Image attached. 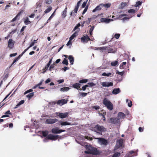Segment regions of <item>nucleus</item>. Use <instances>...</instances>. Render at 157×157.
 <instances>
[{"label": "nucleus", "mask_w": 157, "mask_h": 157, "mask_svg": "<svg viewBox=\"0 0 157 157\" xmlns=\"http://www.w3.org/2000/svg\"><path fill=\"white\" fill-rule=\"evenodd\" d=\"M68 101V99H63L59 100L57 101V103L58 105L62 106L64 104H66Z\"/></svg>", "instance_id": "8"}, {"label": "nucleus", "mask_w": 157, "mask_h": 157, "mask_svg": "<svg viewBox=\"0 0 157 157\" xmlns=\"http://www.w3.org/2000/svg\"><path fill=\"white\" fill-rule=\"evenodd\" d=\"M106 48V47H100L98 48L97 49H98L100 51V52H102L103 51L105 50Z\"/></svg>", "instance_id": "37"}, {"label": "nucleus", "mask_w": 157, "mask_h": 157, "mask_svg": "<svg viewBox=\"0 0 157 157\" xmlns=\"http://www.w3.org/2000/svg\"><path fill=\"white\" fill-rule=\"evenodd\" d=\"M88 84L89 85V87H91L95 86V84L93 83V82H89L88 83Z\"/></svg>", "instance_id": "38"}, {"label": "nucleus", "mask_w": 157, "mask_h": 157, "mask_svg": "<svg viewBox=\"0 0 157 157\" xmlns=\"http://www.w3.org/2000/svg\"><path fill=\"white\" fill-rule=\"evenodd\" d=\"M88 150L85 151V152L86 154H91L94 155H98L99 154V152L98 150L96 148L93 147L91 146H89L87 147Z\"/></svg>", "instance_id": "1"}, {"label": "nucleus", "mask_w": 157, "mask_h": 157, "mask_svg": "<svg viewBox=\"0 0 157 157\" xmlns=\"http://www.w3.org/2000/svg\"><path fill=\"white\" fill-rule=\"evenodd\" d=\"M36 40H34L30 44V45L29 46V48H30V47H32V46H33V45H34V44H35V43H36Z\"/></svg>", "instance_id": "43"}, {"label": "nucleus", "mask_w": 157, "mask_h": 157, "mask_svg": "<svg viewBox=\"0 0 157 157\" xmlns=\"http://www.w3.org/2000/svg\"><path fill=\"white\" fill-rule=\"evenodd\" d=\"M55 64V63H53L52 64H51L49 68V70L50 71L52 70V69H53L54 67V65Z\"/></svg>", "instance_id": "44"}, {"label": "nucleus", "mask_w": 157, "mask_h": 157, "mask_svg": "<svg viewBox=\"0 0 157 157\" xmlns=\"http://www.w3.org/2000/svg\"><path fill=\"white\" fill-rule=\"evenodd\" d=\"M90 40V38L87 35L84 36L81 38V41L83 43H86Z\"/></svg>", "instance_id": "15"}, {"label": "nucleus", "mask_w": 157, "mask_h": 157, "mask_svg": "<svg viewBox=\"0 0 157 157\" xmlns=\"http://www.w3.org/2000/svg\"><path fill=\"white\" fill-rule=\"evenodd\" d=\"M94 109L96 110H97L99 109L100 107L98 106H93L92 107Z\"/></svg>", "instance_id": "57"}, {"label": "nucleus", "mask_w": 157, "mask_h": 157, "mask_svg": "<svg viewBox=\"0 0 157 157\" xmlns=\"http://www.w3.org/2000/svg\"><path fill=\"white\" fill-rule=\"evenodd\" d=\"M58 121V120L56 119H48L46 121L45 123L48 124H52L55 123Z\"/></svg>", "instance_id": "10"}, {"label": "nucleus", "mask_w": 157, "mask_h": 157, "mask_svg": "<svg viewBox=\"0 0 157 157\" xmlns=\"http://www.w3.org/2000/svg\"><path fill=\"white\" fill-rule=\"evenodd\" d=\"M127 5V3L126 2H122L121 4L120 8L123 9Z\"/></svg>", "instance_id": "29"}, {"label": "nucleus", "mask_w": 157, "mask_h": 157, "mask_svg": "<svg viewBox=\"0 0 157 157\" xmlns=\"http://www.w3.org/2000/svg\"><path fill=\"white\" fill-rule=\"evenodd\" d=\"M101 75L102 76H107V77H112L113 76V75H112V74L111 73H103Z\"/></svg>", "instance_id": "19"}, {"label": "nucleus", "mask_w": 157, "mask_h": 157, "mask_svg": "<svg viewBox=\"0 0 157 157\" xmlns=\"http://www.w3.org/2000/svg\"><path fill=\"white\" fill-rule=\"evenodd\" d=\"M113 19H109L106 18H101V19L100 21L101 22H105L106 23H109L111 21H113Z\"/></svg>", "instance_id": "16"}, {"label": "nucleus", "mask_w": 157, "mask_h": 157, "mask_svg": "<svg viewBox=\"0 0 157 157\" xmlns=\"http://www.w3.org/2000/svg\"><path fill=\"white\" fill-rule=\"evenodd\" d=\"M67 8L65 9L63 11V14H62V16L63 17H65L66 16V13H67V11H66Z\"/></svg>", "instance_id": "34"}, {"label": "nucleus", "mask_w": 157, "mask_h": 157, "mask_svg": "<svg viewBox=\"0 0 157 157\" xmlns=\"http://www.w3.org/2000/svg\"><path fill=\"white\" fill-rule=\"evenodd\" d=\"M24 23L26 25H27L31 23V22L29 21V18H27L24 21Z\"/></svg>", "instance_id": "28"}, {"label": "nucleus", "mask_w": 157, "mask_h": 157, "mask_svg": "<svg viewBox=\"0 0 157 157\" xmlns=\"http://www.w3.org/2000/svg\"><path fill=\"white\" fill-rule=\"evenodd\" d=\"M56 11V10H55L54 11V13L51 15V16L49 17V19H48V21L50 20V19H51V18L52 17L54 16V13H55V12Z\"/></svg>", "instance_id": "58"}, {"label": "nucleus", "mask_w": 157, "mask_h": 157, "mask_svg": "<svg viewBox=\"0 0 157 157\" xmlns=\"http://www.w3.org/2000/svg\"><path fill=\"white\" fill-rule=\"evenodd\" d=\"M127 15L126 14L121 15L119 16V17L118 18H116V19H118L120 18H122L123 17H124V16H126Z\"/></svg>", "instance_id": "50"}, {"label": "nucleus", "mask_w": 157, "mask_h": 157, "mask_svg": "<svg viewBox=\"0 0 157 157\" xmlns=\"http://www.w3.org/2000/svg\"><path fill=\"white\" fill-rule=\"evenodd\" d=\"M58 135H53L50 134L47 137L45 138L44 140V142H46L48 139H50L52 140H56L57 139Z\"/></svg>", "instance_id": "3"}, {"label": "nucleus", "mask_w": 157, "mask_h": 157, "mask_svg": "<svg viewBox=\"0 0 157 157\" xmlns=\"http://www.w3.org/2000/svg\"><path fill=\"white\" fill-rule=\"evenodd\" d=\"M88 82L87 79H84L81 80L79 81L80 83H86Z\"/></svg>", "instance_id": "35"}, {"label": "nucleus", "mask_w": 157, "mask_h": 157, "mask_svg": "<svg viewBox=\"0 0 157 157\" xmlns=\"http://www.w3.org/2000/svg\"><path fill=\"white\" fill-rule=\"evenodd\" d=\"M65 130H59L57 128H54L52 130V132L53 133H59L62 132H65Z\"/></svg>", "instance_id": "13"}, {"label": "nucleus", "mask_w": 157, "mask_h": 157, "mask_svg": "<svg viewBox=\"0 0 157 157\" xmlns=\"http://www.w3.org/2000/svg\"><path fill=\"white\" fill-rule=\"evenodd\" d=\"M69 90V88L68 87H63L61 88L60 90L63 92L67 91Z\"/></svg>", "instance_id": "24"}, {"label": "nucleus", "mask_w": 157, "mask_h": 157, "mask_svg": "<svg viewBox=\"0 0 157 157\" xmlns=\"http://www.w3.org/2000/svg\"><path fill=\"white\" fill-rule=\"evenodd\" d=\"M129 101L128 99L126 100V102L127 103H128V105L129 107H131L132 104V101L130 100L129 102H128Z\"/></svg>", "instance_id": "33"}, {"label": "nucleus", "mask_w": 157, "mask_h": 157, "mask_svg": "<svg viewBox=\"0 0 157 157\" xmlns=\"http://www.w3.org/2000/svg\"><path fill=\"white\" fill-rule=\"evenodd\" d=\"M33 91V90L32 89H30L28 90L27 91H26L24 93V94H26L32 92V91Z\"/></svg>", "instance_id": "47"}, {"label": "nucleus", "mask_w": 157, "mask_h": 157, "mask_svg": "<svg viewBox=\"0 0 157 157\" xmlns=\"http://www.w3.org/2000/svg\"><path fill=\"white\" fill-rule=\"evenodd\" d=\"M43 135L44 136H46L48 134V132L47 131L42 132Z\"/></svg>", "instance_id": "39"}, {"label": "nucleus", "mask_w": 157, "mask_h": 157, "mask_svg": "<svg viewBox=\"0 0 157 157\" xmlns=\"http://www.w3.org/2000/svg\"><path fill=\"white\" fill-rule=\"evenodd\" d=\"M80 84L78 83H76L73 85V87L77 89L78 90H81V89H80Z\"/></svg>", "instance_id": "20"}, {"label": "nucleus", "mask_w": 157, "mask_h": 157, "mask_svg": "<svg viewBox=\"0 0 157 157\" xmlns=\"http://www.w3.org/2000/svg\"><path fill=\"white\" fill-rule=\"evenodd\" d=\"M97 139L98 140V142L99 144L105 146L107 145V141L105 139L103 138H98Z\"/></svg>", "instance_id": "6"}, {"label": "nucleus", "mask_w": 157, "mask_h": 157, "mask_svg": "<svg viewBox=\"0 0 157 157\" xmlns=\"http://www.w3.org/2000/svg\"><path fill=\"white\" fill-rule=\"evenodd\" d=\"M115 52V51L112 49L109 48V51L108 53H114Z\"/></svg>", "instance_id": "53"}, {"label": "nucleus", "mask_w": 157, "mask_h": 157, "mask_svg": "<svg viewBox=\"0 0 157 157\" xmlns=\"http://www.w3.org/2000/svg\"><path fill=\"white\" fill-rule=\"evenodd\" d=\"M19 58V57H18V58H17L13 61V63H12L10 67L14 63L17 61L18 60Z\"/></svg>", "instance_id": "46"}, {"label": "nucleus", "mask_w": 157, "mask_h": 157, "mask_svg": "<svg viewBox=\"0 0 157 157\" xmlns=\"http://www.w3.org/2000/svg\"><path fill=\"white\" fill-rule=\"evenodd\" d=\"M120 122L118 118L113 117L110 118V122L113 124L119 123Z\"/></svg>", "instance_id": "11"}, {"label": "nucleus", "mask_w": 157, "mask_h": 157, "mask_svg": "<svg viewBox=\"0 0 157 157\" xmlns=\"http://www.w3.org/2000/svg\"><path fill=\"white\" fill-rule=\"evenodd\" d=\"M120 36V34H116L114 36L117 39H118L119 38Z\"/></svg>", "instance_id": "51"}, {"label": "nucleus", "mask_w": 157, "mask_h": 157, "mask_svg": "<svg viewBox=\"0 0 157 157\" xmlns=\"http://www.w3.org/2000/svg\"><path fill=\"white\" fill-rule=\"evenodd\" d=\"M123 139H121L117 140L116 142V145L114 148V150H116L117 149L122 146L123 144Z\"/></svg>", "instance_id": "5"}, {"label": "nucleus", "mask_w": 157, "mask_h": 157, "mask_svg": "<svg viewBox=\"0 0 157 157\" xmlns=\"http://www.w3.org/2000/svg\"><path fill=\"white\" fill-rule=\"evenodd\" d=\"M101 84L103 87H109L112 86L113 85V83L112 82H104L101 83Z\"/></svg>", "instance_id": "12"}, {"label": "nucleus", "mask_w": 157, "mask_h": 157, "mask_svg": "<svg viewBox=\"0 0 157 157\" xmlns=\"http://www.w3.org/2000/svg\"><path fill=\"white\" fill-rule=\"evenodd\" d=\"M62 63H63V64L67 65L68 64V61L66 58H64L62 62Z\"/></svg>", "instance_id": "30"}, {"label": "nucleus", "mask_w": 157, "mask_h": 157, "mask_svg": "<svg viewBox=\"0 0 157 157\" xmlns=\"http://www.w3.org/2000/svg\"><path fill=\"white\" fill-rule=\"evenodd\" d=\"M87 3V1L86 2H84L82 3V8H84L86 6V4Z\"/></svg>", "instance_id": "54"}, {"label": "nucleus", "mask_w": 157, "mask_h": 157, "mask_svg": "<svg viewBox=\"0 0 157 157\" xmlns=\"http://www.w3.org/2000/svg\"><path fill=\"white\" fill-rule=\"evenodd\" d=\"M116 73L117 74L120 75L121 76H122L124 75V71L119 72L118 71H117Z\"/></svg>", "instance_id": "40"}, {"label": "nucleus", "mask_w": 157, "mask_h": 157, "mask_svg": "<svg viewBox=\"0 0 157 157\" xmlns=\"http://www.w3.org/2000/svg\"><path fill=\"white\" fill-rule=\"evenodd\" d=\"M69 69V68L68 67H65L63 68L62 69V70L64 71H65L67 70H68Z\"/></svg>", "instance_id": "55"}, {"label": "nucleus", "mask_w": 157, "mask_h": 157, "mask_svg": "<svg viewBox=\"0 0 157 157\" xmlns=\"http://www.w3.org/2000/svg\"><path fill=\"white\" fill-rule=\"evenodd\" d=\"M117 64V61H115L111 63V65L112 66H115Z\"/></svg>", "instance_id": "41"}, {"label": "nucleus", "mask_w": 157, "mask_h": 157, "mask_svg": "<svg viewBox=\"0 0 157 157\" xmlns=\"http://www.w3.org/2000/svg\"><path fill=\"white\" fill-rule=\"evenodd\" d=\"M80 23H78L77 24V25H76L75 27L74 28L73 31H75V30H78V29H79V27L80 26Z\"/></svg>", "instance_id": "27"}, {"label": "nucleus", "mask_w": 157, "mask_h": 157, "mask_svg": "<svg viewBox=\"0 0 157 157\" xmlns=\"http://www.w3.org/2000/svg\"><path fill=\"white\" fill-rule=\"evenodd\" d=\"M52 7L51 6H49L44 11L45 13H48L52 10Z\"/></svg>", "instance_id": "25"}, {"label": "nucleus", "mask_w": 157, "mask_h": 157, "mask_svg": "<svg viewBox=\"0 0 157 157\" xmlns=\"http://www.w3.org/2000/svg\"><path fill=\"white\" fill-rule=\"evenodd\" d=\"M132 17V16H131V17H124L123 18V19H122V20L123 21H127V20H129V19L131 17Z\"/></svg>", "instance_id": "45"}, {"label": "nucleus", "mask_w": 157, "mask_h": 157, "mask_svg": "<svg viewBox=\"0 0 157 157\" xmlns=\"http://www.w3.org/2000/svg\"><path fill=\"white\" fill-rule=\"evenodd\" d=\"M142 3V2L138 1L136 2V4L134 6L135 7H137L141 5Z\"/></svg>", "instance_id": "32"}, {"label": "nucleus", "mask_w": 157, "mask_h": 157, "mask_svg": "<svg viewBox=\"0 0 157 157\" xmlns=\"http://www.w3.org/2000/svg\"><path fill=\"white\" fill-rule=\"evenodd\" d=\"M79 31V29H78V30H76L75 32L73 33V35L75 37L77 36V33Z\"/></svg>", "instance_id": "49"}, {"label": "nucleus", "mask_w": 157, "mask_h": 157, "mask_svg": "<svg viewBox=\"0 0 157 157\" xmlns=\"http://www.w3.org/2000/svg\"><path fill=\"white\" fill-rule=\"evenodd\" d=\"M87 7H86L85 9H84L83 12H82V14H84L87 11Z\"/></svg>", "instance_id": "61"}, {"label": "nucleus", "mask_w": 157, "mask_h": 157, "mask_svg": "<svg viewBox=\"0 0 157 157\" xmlns=\"http://www.w3.org/2000/svg\"><path fill=\"white\" fill-rule=\"evenodd\" d=\"M111 6V4L110 3H108L107 4H102V6L105 7L106 8H108L109 7Z\"/></svg>", "instance_id": "26"}, {"label": "nucleus", "mask_w": 157, "mask_h": 157, "mask_svg": "<svg viewBox=\"0 0 157 157\" xmlns=\"http://www.w3.org/2000/svg\"><path fill=\"white\" fill-rule=\"evenodd\" d=\"M15 43V41L12 39H10L8 42V47L10 49H13Z\"/></svg>", "instance_id": "7"}, {"label": "nucleus", "mask_w": 157, "mask_h": 157, "mask_svg": "<svg viewBox=\"0 0 157 157\" xmlns=\"http://www.w3.org/2000/svg\"><path fill=\"white\" fill-rule=\"evenodd\" d=\"M20 13H18L17 14V15L16 16L12 19V20L11 21L13 22V21H16L17 20L18 17L20 15Z\"/></svg>", "instance_id": "36"}, {"label": "nucleus", "mask_w": 157, "mask_h": 157, "mask_svg": "<svg viewBox=\"0 0 157 157\" xmlns=\"http://www.w3.org/2000/svg\"><path fill=\"white\" fill-rule=\"evenodd\" d=\"M17 55V53H13V54H10V57L15 56Z\"/></svg>", "instance_id": "60"}, {"label": "nucleus", "mask_w": 157, "mask_h": 157, "mask_svg": "<svg viewBox=\"0 0 157 157\" xmlns=\"http://www.w3.org/2000/svg\"><path fill=\"white\" fill-rule=\"evenodd\" d=\"M102 7V4H100L99 5L97 6L93 10V12H94L97 11H98L101 10V7Z\"/></svg>", "instance_id": "18"}, {"label": "nucleus", "mask_w": 157, "mask_h": 157, "mask_svg": "<svg viewBox=\"0 0 157 157\" xmlns=\"http://www.w3.org/2000/svg\"><path fill=\"white\" fill-rule=\"evenodd\" d=\"M120 155V153L119 152L115 153L112 157H119Z\"/></svg>", "instance_id": "31"}, {"label": "nucleus", "mask_w": 157, "mask_h": 157, "mask_svg": "<svg viewBox=\"0 0 157 157\" xmlns=\"http://www.w3.org/2000/svg\"><path fill=\"white\" fill-rule=\"evenodd\" d=\"M80 95L82 97L86 96L87 94V93H80Z\"/></svg>", "instance_id": "48"}, {"label": "nucleus", "mask_w": 157, "mask_h": 157, "mask_svg": "<svg viewBox=\"0 0 157 157\" xmlns=\"http://www.w3.org/2000/svg\"><path fill=\"white\" fill-rule=\"evenodd\" d=\"M68 59L70 61L71 64L72 65L74 62V58L72 56H69Z\"/></svg>", "instance_id": "21"}, {"label": "nucleus", "mask_w": 157, "mask_h": 157, "mask_svg": "<svg viewBox=\"0 0 157 157\" xmlns=\"http://www.w3.org/2000/svg\"><path fill=\"white\" fill-rule=\"evenodd\" d=\"M128 12L129 13H134L135 12V10L134 9H130L128 10Z\"/></svg>", "instance_id": "42"}, {"label": "nucleus", "mask_w": 157, "mask_h": 157, "mask_svg": "<svg viewBox=\"0 0 157 157\" xmlns=\"http://www.w3.org/2000/svg\"><path fill=\"white\" fill-rule=\"evenodd\" d=\"M121 92L120 89L119 88L114 89L112 91V93L114 94H117Z\"/></svg>", "instance_id": "17"}, {"label": "nucleus", "mask_w": 157, "mask_h": 157, "mask_svg": "<svg viewBox=\"0 0 157 157\" xmlns=\"http://www.w3.org/2000/svg\"><path fill=\"white\" fill-rule=\"evenodd\" d=\"M75 37L73 35H72L69 38V39H70V40H72Z\"/></svg>", "instance_id": "62"}, {"label": "nucleus", "mask_w": 157, "mask_h": 157, "mask_svg": "<svg viewBox=\"0 0 157 157\" xmlns=\"http://www.w3.org/2000/svg\"><path fill=\"white\" fill-rule=\"evenodd\" d=\"M125 117V115L123 113L120 112L118 113L117 116V118L121 121V120L123 119Z\"/></svg>", "instance_id": "14"}, {"label": "nucleus", "mask_w": 157, "mask_h": 157, "mask_svg": "<svg viewBox=\"0 0 157 157\" xmlns=\"http://www.w3.org/2000/svg\"><path fill=\"white\" fill-rule=\"evenodd\" d=\"M64 82V80L62 79L61 80H59L57 81V82H58L59 84H60L61 83H63Z\"/></svg>", "instance_id": "56"}, {"label": "nucleus", "mask_w": 157, "mask_h": 157, "mask_svg": "<svg viewBox=\"0 0 157 157\" xmlns=\"http://www.w3.org/2000/svg\"><path fill=\"white\" fill-rule=\"evenodd\" d=\"M57 115L58 116L61 118H64L67 117L68 115V113L66 112L64 113H56Z\"/></svg>", "instance_id": "9"}, {"label": "nucleus", "mask_w": 157, "mask_h": 157, "mask_svg": "<svg viewBox=\"0 0 157 157\" xmlns=\"http://www.w3.org/2000/svg\"><path fill=\"white\" fill-rule=\"evenodd\" d=\"M24 100H22L18 104H19V105H21L23 104L24 103Z\"/></svg>", "instance_id": "63"}, {"label": "nucleus", "mask_w": 157, "mask_h": 157, "mask_svg": "<svg viewBox=\"0 0 157 157\" xmlns=\"http://www.w3.org/2000/svg\"><path fill=\"white\" fill-rule=\"evenodd\" d=\"M46 2L47 4H49L51 3L52 1L51 0H47Z\"/></svg>", "instance_id": "64"}, {"label": "nucleus", "mask_w": 157, "mask_h": 157, "mask_svg": "<svg viewBox=\"0 0 157 157\" xmlns=\"http://www.w3.org/2000/svg\"><path fill=\"white\" fill-rule=\"evenodd\" d=\"M94 130L95 132H97L98 131L100 132H104L105 131V129L104 127L102 126H100L98 125H96L94 128L93 129Z\"/></svg>", "instance_id": "4"}, {"label": "nucleus", "mask_w": 157, "mask_h": 157, "mask_svg": "<svg viewBox=\"0 0 157 157\" xmlns=\"http://www.w3.org/2000/svg\"><path fill=\"white\" fill-rule=\"evenodd\" d=\"M71 124L67 122H63L60 123V125L61 126H65V125H70Z\"/></svg>", "instance_id": "23"}, {"label": "nucleus", "mask_w": 157, "mask_h": 157, "mask_svg": "<svg viewBox=\"0 0 157 157\" xmlns=\"http://www.w3.org/2000/svg\"><path fill=\"white\" fill-rule=\"evenodd\" d=\"M34 93L33 92L27 95L26 97L29 98V99H31L34 95Z\"/></svg>", "instance_id": "22"}, {"label": "nucleus", "mask_w": 157, "mask_h": 157, "mask_svg": "<svg viewBox=\"0 0 157 157\" xmlns=\"http://www.w3.org/2000/svg\"><path fill=\"white\" fill-rule=\"evenodd\" d=\"M82 0H81L79 1L77 3V6H76L77 7H79V6Z\"/></svg>", "instance_id": "59"}, {"label": "nucleus", "mask_w": 157, "mask_h": 157, "mask_svg": "<svg viewBox=\"0 0 157 157\" xmlns=\"http://www.w3.org/2000/svg\"><path fill=\"white\" fill-rule=\"evenodd\" d=\"M103 104L110 110L113 109V106L112 103L107 98H105L103 100Z\"/></svg>", "instance_id": "2"}, {"label": "nucleus", "mask_w": 157, "mask_h": 157, "mask_svg": "<svg viewBox=\"0 0 157 157\" xmlns=\"http://www.w3.org/2000/svg\"><path fill=\"white\" fill-rule=\"evenodd\" d=\"M78 7L75 6L74 10L73 11V13H76L78 10Z\"/></svg>", "instance_id": "52"}]
</instances>
